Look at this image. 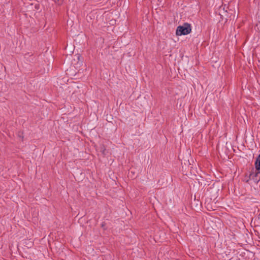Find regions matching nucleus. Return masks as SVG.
I'll return each instance as SVG.
<instances>
[{
	"mask_svg": "<svg viewBox=\"0 0 260 260\" xmlns=\"http://www.w3.org/2000/svg\"><path fill=\"white\" fill-rule=\"evenodd\" d=\"M191 30L190 25L187 23H185L182 25H179L177 27L176 35L177 36L186 35L189 34Z\"/></svg>",
	"mask_w": 260,
	"mask_h": 260,
	"instance_id": "nucleus-1",
	"label": "nucleus"
},
{
	"mask_svg": "<svg viewBox=\"0 0 260 260\" xmlns=\"http://www.w3.org/2000/svg\"><path fill=\"white\" fill-rule=\"evenodd\" d=\"M255 168L257 172L256 173V175L258 176V174L260 173V154L258 156L257 158L256 159L255 162ZM260 179V176H259Z\"/></svg>",
	"mask_w": 260,
	"mask_h": 260,
	"instance_id": "nucleus-2",
	"label": "nucleus"
}]
</instances>
